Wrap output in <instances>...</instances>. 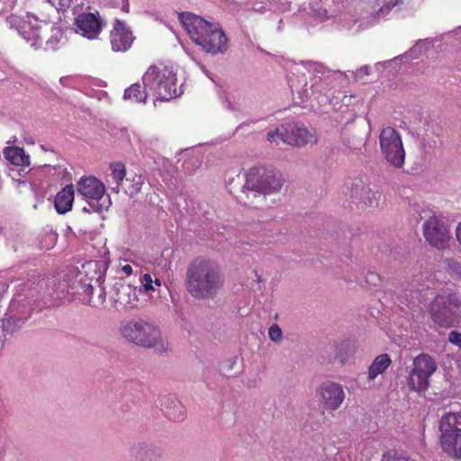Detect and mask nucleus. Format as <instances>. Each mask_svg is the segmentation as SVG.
Masks as SVG:
<instances>
[{
  "mask_svg": "<svg viewBox=\"0 0 461 461\" xmlns=\"http://www.w3.org/2000/svg\"><path fill=\"white\" fill-rule=\"evenodd\" d=\"M223 285L219 266L207 258H195L186 270L185 286L195 299L213 297Z\"/></svg>",
  "mask_w": 461,
  "mask_h": 461,
  "instance_id": "nucleus-1",
  "label": "nucleus"
},
{
  "mask_svg": "<svg viewBox=\"0 0 461 461\" xmlns=\"http://www.w3.org/2000/svg\"><path fill=\"white\" fill-rule=\"evenodd\" d=\"M178 19L192 41L206 52L218 54L227 50L228 38L217 25L191 13H181Z\"/></svg>",
  "mask_w": 461,
  "mask_h": 461,
  "instance_id": "nucleus-2",
  "label": "nucleus"
},
{
  "mask_svg": "<svg viewBox=\"0 0 461 461\" xmlns=\"http://www.w3.org/2000/svg\"><path fill=\"white\" fill-rule=\"evenodd\" d=\"M146 88L161 101H168L180 95L176 73L163 63L150 66L146 71Z\"/></svg>",
  "mask_w": 461,
  "mask_h": 461,
  "instance_id": "nucleus-3",
  "label": "nucleus"
},
{
  "mask_svg": "<svg viewBox=\"0 0 461 461\" xmlns=\"http://www.w3.org/2000/svg\"><path fill=\"white\" fill-rule=\"evenodd\" d=\"M429 313L438 326L445 328L454 326L461 317V296L451 291L438 294L430 302Z\"/></svg>",
  "mask_w": 461,
  "mask_h": 461,
  "instance_id": "nucleus-4",
  "label": "nucleus"
},
{
  "mask_svg": "<svg viewBox=\"0 0 461 461\" xmlns=\"http://www.w3.org/2000/svg\"><path fill=\"white\" fill-rule=\"evenodd\" d=\"M379 146L383 158L392 167L402 168L405 161V149L401 133L391 126L383 127L379 134Z\"/></svg>",
  "mask_w": 461,
  "mask_h": 461,
  "instance_id": "nucleus-5",
  "label": "nucleus"
},
{
  "mask_svg": "<svg viewBox=\"0 0 461 461\" xmlns=\"http://www.w3.org/2000/svg\"><path fill=\"white\" fill-rule=\"evenodd\" d=\"M283 180L280 175L265 169L250 168L246 175L243 192L250 191L259 194H271L280 191Z\"/></svg>",
  "mask_w": 461,
  "mask_h": 461,
  "instance_id": "nucleus-6",
  "label": "nucleus"
},
{
  "mask_svg": "<svg viewBox=\"0 0 461 461\" xmlns=\"http://www.w3.org/2000/svg\"><path fill=\"white\" fill-rule=\"evenodd\" d=\"M425 240L437 249L447 247L451 239L449 227L441 216L433 215L426 220L422 225Z\"/></svg>",
  "mask_w": 461,
  "mask_h": 461,
  "instance_id": "nucleus-7",
  "label": "nucleus"
},
{
  "mask_svg": "<svg viewBox=\"0 0 461 461\" xmlns=\"http://www.w3.org/2000/svg\"><path fill=\"white\" fill-rule=\"evenodd\" d=\"M267 140L271 142L277 143L282 140L290 145L304 146L316 143L317 137L304 127H296L290 131L285 129H277L275 131L268 132Z\"/></svg>",
  "mask_w": 461,
  "mask_h": 461,
  "instance_id": "nucleus-8",
  "label": "nucleus"
},
{
  "mask_svg": "<svg viewBox=\"0 0 461 461\" xmlns=\"http://www.w3.org/2000/svg\"><path fill=\"white\" fill-rule=\"evenodd\" d=\"M98 261L90 260L81 266L77 274L82 294L90 296L93 294L94 283L100 285L104 282V273Z\"/></svg>",
  "mask_w": 461,
  "mask_h": 461,
  "instance_id": "nucleus-9",
  "label": "nucleus"
},
{
  "mask_svg": "<svg viewBox=\"0 0 461 461\" xmlns=\"http://www.w3.org/2000/svg\"><path fill=\"white\" fill-rule=\"evenodd\" d=\"M321 406L330 411L338 410L345 400L342 386L335 382L322 383L318 390Z\"/></svg>",
  "mask_w": 461,
  "mask_h": 461,
  "instance_id": "nucleus-10",
  "label": "nucleus"
},
{
  "mask_svg": "<svg viewBox=\"0 0 461 461\" xmlns=\"http://www.w3.org/2000/svg\"><path fill=\"white\" fill-rule=\"evenodd\" d=\"M141 287L137 288L130 284H116L113 286L112 300L114 306L120 309H133L138 306Z\"/></svg>",
  "mask_w": 461,
  "mask_h": 461,
  "instance_id": "nucleus-11",
  "label": "nucleus"
},
{
  "mask_svg": "<svg viewBox=\"0 0 461 461\" xmlns=\"http://www.w3.org/2000/svg\"><path fill=\"white\" fill-rule=\"evenodd\" d=\"M77 192L85 197L91 206L103 199L105 188L104 184L94 176L83 177L77 183Z\"/></svg>",
  "mask_w": 461,
  "mask_h": 461,
  "instance_id": "nucleus-12",
  "label": "nucleus"
},
{
  "mask_svg": "<svg viewBox=\"0 0 461 461\" xmlns=\"http://www.w3.org/2000/svg\"><path fill=\"white\" fill-rule=\"evenodd\" d=\"M134 37L127 25L116 20L110 32V42L114 51H125L131 48Z\"/></svg>",
  "mask_w": 461,
  "mask_h": 461,
  "instance_id": "nucleus-13",
  "label": "nucleus"
},
{
  "mask_svg": "<svg viewBox=\"0 0 461 461\" xmlns=\"http://www.w3.org/2000/svg\"><path fill=\"white\" fill-rule=\"evenodd\" d=\"M119 332L128 342L139 347L144 346V321L141 318L122 321Z\"/></svg>",
  "mask_w": 461,
  "mask_h": 461,
  "instance_id": "nucleus-14",
  "label": "nucleus"
},
{
  "mask_svg": "<svg viewBox=\"0 0 461 461\" xmlns=\"http://www.w3.org/2000/svg\"><path fill=\"white\" fill-rule=\"evenodd\" d=\"M77 31L88 39L97 37L102 30V23L95 14L82 13L78 14L75 19Z\"/></svg>",
  "mask_w": 461,
  "mask_h": 461,
  "instance_id": "nucleus-15",
  "label": "nucleus"
},
{
  "mask_svg": "<svg viewBox=\"0 0 461 461\" xmlns=\"http://www.w3.org/2000/svg\"><path fill=\"white\" fill-rule=\"evenodd\" d=\"M439 442L447 456L456 460L461 459V433H440Z\"/></svg>",
  "mask_w": 461,
  "mask_h": 461,
  "instance_id": "nucleus-16",
  "label": "nucleus"
},
{
  "mask_svg": "<svg viewBox=\"0 0 461 461\" xmlns=\"http://www.w3.org/2000/svg\"><path fill=\"white\" fill-rule=\"evenodd\" d=\"M74 194L75 192L72 185H66L57 194L54 206L59 214H64L71 210L74 202Z\"/></svg>",
  "mask_w": 461,
  "mask_h": 461,
  "instance_id": "nucleus-17",
  "label": "nucleus"
},
{
  "mask_svg": "<svg viewBox=\"0 0 461 461\" xmlns=\"http://www.w3.org/2000/svg\"><path fill=\"white\" fill-rule=\"evenodd\" d=\"M440 433H461V412L445 413L438 424Z\"/></svg>",
  "mask_w": 461,
  "mask_h": 461,
  "instance_id": "nucleus-18",
  "label": "nucleus"
},
{
  "mask_svg": "<svg viewBox=\"0 0 461 461\" xmlns=\"http://www.w3.org/2000/svg\"><path fill=\"white\" fill-rule=\"evenodd\" d=\"M146 348H154L158 352L166 351L167 342L162 338L160 330L146 323Z\"/></svg>",
  "mask_w": 461,
  "mask_h": 461,
  "instance_id": "nucleus-19",
  "label": "nucleus"
},
{
  "mask_svg": "<svg viewBox=\"0 0 461 461\" xmlns=\"http://www.w3.org/2000/svg\"><path fill=\"white\" fill-rule=\"evenodd\" d=\"M4 156L13 165L21 167L30 165V156L25 154L23 148L6 147L4 149Z\"/></svg>",
  "mask_w": 461,
  "mask_h": 461,
  "instance_id": "nucleus-20",
  "label": "nucleus"
},
{
  "mask_svg": "<svg viewBox=\"0 0 461 461\" xmlns=\"http://www.w3.org/2000/svg\"><path fill=\"white\" fill-rule=\"evenodd\" d=\"M392 363L388 354H380L377 356L368 368L367 378L369 381L375 380L379 375L384 374Z\"/></svg>",
  "mask_w": 461,
  "mask_h": 461,
  "instance_id": "nucleus-21",
  "label": "nucleus"
},
{
  "mask_svg": "<svg viewBox=\"0 0 461 461\" xmlns=\"http://www.w3.org/2000/svg\"><path fill=\"white\" fill-rule=\"evenodd\" d=\"M413 368L430 377L437 369V364L429 355L421 353L413 359Z\"/></svg>",
  "mask_w": 461,
  "mask_h": 461,
  "instance_id": "nucleus-22",
  "label": "nucleus"
},
{
  "mask_svg": "<svg viewBox=\"0 0 461 461\" xmlns=\"http://www.w3.org/2000/svg\"><path fill=\"white\" fill-rule=\"evenodd\" d=\"M429 376L412 368L408 378L409 387L416 392H424L429 384Z\"/></svg>",
  "mask_w": 461,
  "mask_h": 461,
  "instance_id": "nucleus-23",
  "label": "nucleus"
},
{
  "mask_svg": "<svg viewBox=\"0 0 461 461\" xmlns=\"http://www.w3.org/2000/svg\"><path fill=\"white\" fill-rule=\"evenodd\" d=\"M59 13L65 14L69 9L72 11V14H77L85 5V0H48Z\"/></svg>",
  "mask_w": 461,
  "mask_h": 461,
  "instance_id": "nucleus-24",
  "label": "nucleus"
},
{
  "mask_svg": "<svg viewBox=\"0 0 461 461\" xmlns=\"http://www.w3.org/2000/svg\"><path fill=\"white\" fill-rule=\"evenodd\" d=\"M123 97L125 100H130L135 103H140L144 101V95L143 92L141 91L140 85L138 83L132 84L124 91Z\"/></svg>",
  "mask_w": 461,
  "mask_h": 461,
  "instance_id": "nucleus-25",
  "label": "nucleus"
},
{
  "mask_svg": "<svg viewBox=\"0 0 461 461\" xmlns=\"http://www.w3.org/2000/svg\"><path fill=\"white\" fill-rule=\"evenodd\" d=\"M445 269L452 277L461 278V265L453 258H447L444 261Z\"/></svg>",
  "mask_w": 461,
  "mask_h": 461,
  "instance_id": "nucleus-26",
  "label": "nucleus"
},
{
  "mask_svg": "<svg viewBox=\"0 0 461 461\" xmlns=\"http://www.w3.org/2000/svg\"><path fill=\"white\" fill-rule=\"evenodd\" d=\"M370 190H367L363 183L357 184L351 188L350 197L353 203H357L362 199L364 194H369Z\"/></svg>",
  "mask_w": 461,
  "mask_h": 461,
  "instance_id": "nucleus-27",
  "label": "nucleus"
},
{
  "mask_svg": "<svg viewBox=\"0 0 461 461\" xmlns=\"http://www.w3.org/2000/svg\"><path fill=\"white\" fill-rule=\"evenodd\" d=\"M111 175L113 178L119 184L125 176V167L122 163H113L110 165Z\"/></svg>",
  "mask_w": 461,
  "mask_h": 461,
  "instance_id": "nucleus-28",
  "label": "nucleus"
},
{
  "mask_svg": "<svg viewBox=\"0 0 461 461\" xmlns=\"http://www.w3.org/2000/svg\"><path fill=\"white\" fill-rule=\"evenodd\" d=\"M24 29H25V26H23L22 28V30L20 31V33L23 36V38L26 40V41L30 42L32 47L36 48V47L40 46L41 44V42L40 36L37 32V30H33L31 32V34L27 37L24 35V33H25Z\"/></svg>",
  "mask_w": 461,
  "mask_h": 461,
  "instance_id": "nucleus-29",
  "label": "nucleus"
},
{
  "mask_svg": "<svg viewBox=\"0 0 461 461\" xmlns=\"http://www.w3.org/2000/svg\"><path fill=\"white\" fill-rule=\"evenodd\" d=\"M166 414L171 420H181L183 419L182 407L179 404H176L172 410L167 408Z\"/></svg>",
  "mask_w": 461,
  "mask_h": 461,
  "instance_id": "nucleus-30",
  "label": "nucleus"
},
{
  "mask_svg": "<svg viewBox=\"0 0 461 461\" xmlns=\"http://www.w3.org/2000/svg\"><path fill=\"white\" fill-rule=\"evenodd\" d=\"M268 335L273 341H278L282 338V330L278 325L273 324L268 330Z\"/></svg>",
  "mask_w": 461,
  "mask_h": 461,
  "instance_id": "nucleus-31",
  "label": "nucleus"
},
{
  "mask_svg": "<svg viewBox=\"0 0 461 461\" xmlns=\"http://www.w3.org/2000/svg\"><path fill=\"white\" fill-rule=\"evenodd\" d=\"M152 283L158 287L161 285V282L158 278L153 280L149 274H146V294L149 292H156L155 288L152 286Z\"/></svg>",
  "mask_w": 461,
  "mask_h": 461,
  "instance_id": "nucleus-32",
  "label": "nucleus"
},
{
  "mask_svg": "<svg viewBox=\"0 0 461 461\" xmlns=\"http://www.w3.org/2000/svg\"><path fill=\"white\" fill-rule=\"evenodd\" d=\"M448 341L461 348V332L452 330L448 334Z\"/></svg>",
  "mask_w": 461,
  "mask_h": 461,
  "instance_id": "nucleus-33",
  "label": "nucleus"
},
{
  "mask_svg": "<svg viewBox=\"0 0 461 461\" xmlns=\"http://www.w3.org/2000/svg\"><path fill=\"white\" fill-rule=\"evenodd\" d=\"M340 348H344L346 350V353L345 355L348 356V355H350L354 352L352 347L350 346V344L348 342H343L339 345Z\"/></svg>",
  "mask_w": 461,
  "mask_h": 461,
  "instance_id": "nucleus-34",
  "label": "nucleus"
},
{
  "mask_svg": "<svg viewBox=\"0 0 461 461\" xmlns=\"http://www.w3.org/2000/svg\"><path fill=\"white\" fill-rule=\"evenodd\" d=\"M372 195L374 196L375 202L372 200V198L368 197V204L370 206L376 205L377 204V200L381 196V194L379 193H372Z\"/></svg>",
  "mask_w": 461,
  "mask_h": 461,
  "instance_id": "nucleus-35",
  "label": "nucleus"
},
{
  "mask_svg": "<svg viewBox=\"0 0 461 461\" xmlns=\"http://www.w3.org/2000/svg\"><path fill=\"white\" fill-rule=\"evenodd\" d=\"M122 270L123 273H125L126 275H131L132 273V268L130 265H125L122 267Z\"/></svg>",
  "mask_w": 461,
  "mask_h": 461,
  "instance_id": "nucleus-36",
  "label": "nucleus"
},
{
  "mask_svg": "<svg viewBox=\"0 0 461 461\" xmlns=\"http://www.w3.org/2000/svg\"><path fill=\"white\" fill-rule=\"evenodd\" d=\"M61 35H62V34H61V32H60L59 30H57V31H56V32L53 34V36H52L51 40H50V41H48V43H49V44H51V43H52V40H53V39H55V41H59V39H58V38H59V37H61Z\"/></svg>",
  "mask_w": 461,
  "mask_h": 461,
  "instance_id": "nucleus-37",
  "label": "nucleus"
},
{
  "mask_svg": "<svg viewBox=\"0 0 461 461\" xmlns=\"http://www.w3.org/2000/svg\"><path fill=\"white\" fill-rule=\"evenodd\" d=\"M456 234V239L461 245V222L457 225Z\"/></svg>",
  "mask_w": 461,
  "mask_h": 461,
  "instance_id": "nucleus-38",
  "label": "nucleus"
},
{
  "mask_svg": "<svg viewBox=\"0 0 461 461\" xmlns=\"http://www.w3.org/2000/svg\"><path fill=\"white\" fill-rule=\"evenodd\" d=\"M386 461H411V460L404 458V457H393V458L387 459Z\"/></svg>",
  "mask_w": 461,
  "mask_h": 461,
  "instance_id": "nucleus-39",
  "label": "nucleus"
},
{
  "mask_svg": "<svg viewBox=\"0 0 461 461\" xmlns=\"http://www.w3.org/2000/svg\"><path fill=\"white\" fill-rule=\"evenodd\" d=\"M255 275H256V276H257V281H258V282H259V281H260V277H259V276H258L257 273H255Z\"/></svg>",
  "mask_w": 461,
  "mask_h": 461,
  "instance_id": "nucleus-40",
  "label": "nucleus"
},
{
  "mask_svg": "<svg viewBox=\"0 0 461 461\" xmlns=\"http://www.w3.org/2000/svg\"><path fill=\"white\" fill-rule=\"evenodd\" d=\"M370 276L373 277V278L376 277V276L375 274H370Z\"/></svg>",
  "mask_w": 461,
  "mask_h": 461,
  "instance_id": "nucleus-41",
  "label": "nucleus"
},
{
  "mask_svg": "<svg viewBox=\"0 0 461 461\" xmlns=\"http://www.w3.org/2000/svg\"><path fill=\"white\" fill-rule=\"evenodd\" d=\"M339 357H340V360L343 362V360H344V356H343V355H341V356H339Z\"/></svg>",
  "mask_w": 461,
  "mask_h": 461,
  "instance_id": "nucleus-42",
  "label": "nucleus"
},
{
  "mask_svg": "<svg viewBox=\"0 0 461 461\" xmlns=\"http://www.w3.org/2000/svg\"><path fill=\"white\" fill-rule=\"evenodd\" d=\"M260 11H261V13H264V12H265V8H264V7H262V8L260 9Z\"/></svg>",
  "mask_w": 461,
  "mask_h": 461,
  "instance_id": "nucleus-43",
  "label": "nucleus"
},
{
  "mask_svg": "<svg viewBox=\"0 0 461 461\" xmlns=\"http://www.w3.org/2000/svg\"><path fill=\"white\" fill-rule=\"evenodd\" d=\"M158 296H159V292L157 293L156 296H152V297L154 298V297H158Z\"/></svg>",
  "mask_w": 461,
  "mask_h": 461,
  "instance_id": "nucleus-44",
  "label": "nucleus"
}]
</instances>
